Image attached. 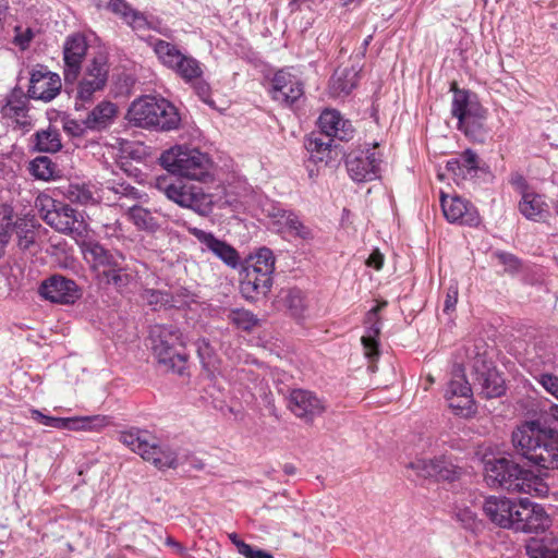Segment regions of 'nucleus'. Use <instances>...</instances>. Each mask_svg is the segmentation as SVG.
Here are the masks:
<instances>
[{"mask_svg":"<svg viewBox=\"0 0 558 558\" xmlns=\"http://www.w3.org/2000/svg\"><path fill=\"white\" fill-rule=\"evenodd\" d=\"M142 299L145 301L148 305L153 306L154 310L157 307H161L169 303V295L166 292H162L160 290H154V289H146L142 293Z\"/></svg>","mask_w":558,"mask_h":558,"instance_id":"obj_50","label":"nucleus"},{"mask_svg":"<svg viewBox=\"0 0 558 558\" xmlns=\"http://www.w3.org/2000/svg\"><path fill=\"white\" fill-rule=\"evenodd\" d=\"M445 398L449 407L457 413H469L473 405V393L465 378L463 368L458 365L451 373V379L445 391Z\"/></svg>","mask_w":558,"mask_h":558,"instance_id":"obj_15","label":"nucleus"},{"mask_svg":"<svg viewBox=\"0 0 558 558\" xmlns=\"http://www.w3.org/2000/svg\"><path fill=\"white\" fill-rule=\"evenodd\" d=\"M87 49V41L81 34H73L65 39L63 45V76L65 84H73L77 81Z\"/></svg>","mask_w":558,"mask_h":558,"instance_id":"obj_14","label":"nucleus"},{"mask_svg":"<svg viewBox=\"0 0 558 558\" xmlns=\"http://www.w3.org/2000/svg\"><path fill=\"white\" fill-rule=\"evenodd\" d=\"M185 82L198 80L203 75L201 63L190 54L183 53L171 69Z\"/></svg>","mask_w":558,"mask_h":558,"instance_id":"obj_39","label":"nucleus"},{"mask_svg":"<svg viewBox=\"0 0 558 558\" xmlns=\"http://www.w3.org/2000/svg\"><path fill=\"white\" fill-rule=\"evenodd\" d=\"M120 207L126 208V216L137 230L154 233L160 228L158 219L149 209L128 203H121Z\"/></svg>","mask_w":558,"mask_h":558,"instance_id":"obj_30","label":"nucleus"},{"mask_svg":"<svg viewBox=\"0 0 558 558\" xmlns=\"http://www.w3.org/2000/svg\"><path fill=\"white\" fill-rule=\"evenodd\" d=\"M511 183L520 192L521 196L523 195L524 191H530L526 180L521 174L513 175Z\"/></svg>","mask_w":558,"mask_h":558,"instance_id":"obj_62","label":"nucleus"},{"mask_svg":"<svg viewBox=\"0 0 558 558\" xmlns=\"http://www.w3.org/2000/svg\"><path fill=\"white\" fill-rule=\"evenodd\" d=\"M486 118L487 110L483 108L478 111L477 117H469L465 121L458 123L457 126L465 136L475 142L483 143L487 134V130L485 129Z\"/></svg>","mask_w":558,"mask_h":558,"instance_id":"obj_37","label":"nucleus"},{"mask_svg":"<svg viewBox=\"0 0 558 558\" xmlns=\"http://www.w3.org/2000/svg\"><path fill=\"white\" fill-rule=\"evenodd\" d=\"M456 518L468 530H474L477 526L476 514L470 508H459L456 511Z\"/></svg>","mask_w":558,"mask_h":558,"instance_id":"obj_54","label":"nucleus"},{"mask_svg":"<svg viewBox=\"0 0 558 558\" xmlns=\"http://www.w3.org/2000/svg\"><path fill=\"white\" fill-rule=\"evenodd\" d=\"M38 294L50 303L62 305H72L82 296L81 289L73 279L58 274L41 281Z\"/></svg>","mask_w":558,"mask_h":558,"instance_id":"obj_11","label":"nucleus"},{"mask_svg":"<svg viewBox=\"0 0 558 558\" xmlns=\"http://www.w3.org/2000/svg\"><path fill=\"white\" fill-rule=\"evenodd\" d=\"M436 460V465H435V471H442L446 469L450 470V474L448 477H436L437 481H454L456 478H458L459 476V469L457 468V465L453 464V462L448 459L447 457L445 456H441V457H438V458H435Z\"/></svg>","mask_w":558,"mask_h":558,"instance_id":"obj_52","label":"nucleus"},{"mask_svg":"<svg viewBox=\"0 0 558 558\" xmlns=\"http://www.w3.org/2000/svg\"><path fill=\"white\" fill-rule=\"evenodd\" d=\"M320 133L332 140L348 141L353 136L352 124L335 109L324 110L318 119Z\"/></svg>","mask_w":558,"mask_h":558,"instance_id":"obj_24","label":"nucleus"},{"mask_svg":"<svg viewBox=\"0 0 558 558\" xmlns=\"http://www.w3.org/2000/svg\"><path fill=\"white\" fill-rule=\"evenodd\" d=\"M381 158L376 146L356 149L347 156L345 166L350 178L355 182H368L377 179L380 172Z\"/></svg>","mask_w":558,"mask_h":558,"instance_id":"obj_10","label":"nucleus"},{"mask_svg":"<svg viewBox=\"0 0 558 558\" xmlns=\"http://www.w3.org/2000/svg\"><path fill=\"white\" fill-rule=\"evenodd\" d=\"M61 78L47 69L34 70L31 75L28 96L33 99L50 101L61 90Z\"/></svg>","mask_w":558,"mask_h":558,"instance_id":"obj_21","label":"nucleus"},{"mask_svg":"<svg viewBox=\"0 0 558 558\" xmlns=\"http://www.w3.org/2000/svg\"><path fill=\"white\" fill-rule=\"evenodd\" d=\"M244 270H253L254 275H256V276H258L260 278H262V276H264V277H272V272H274V269L257 267V266H253L251 264H247L245 266Z\"/></svg>","mask_w":558,"mask_h":558,"instance_id":"obj_63","label":"nucleus"},{"mask_svg":"<svg viewBox=\"0 0 558 558\" xmlns=\"http://www.w3.org/2000/svg\"><path fill=\"white\" fill-rule=\"evenodd\" d=\"M525 548L530 558H555V554L538 539H531Z\"/></svg>","mask_w":558,"mask_h":558,"instance_id":"obj_51","label":"nucleus"},{"mask_svg":"<svg viewBox=\"0 0 558 558\" xmlns=\"http://www.w3.org/2000/svg\"><path fill=\"white\" fill-rule=\"evenodd\" d=\"M150 340L153 354L158 364L167 372L183 375L187 355L178 350L186 344L180 329L173 325H155L150 329Z\"/></svg>","mask_w":558,"mask_h":558,"instance_id":"obj_5","label":"nucleus"},{"mask_svg":"<svg viewBox=\"0 0 558 558\" xmlns=\"http://www.w3.org/2000/svg\"><path fill=\"white\" fill-rule=\"evenodd\" d=\"M159 162L169 173L178 177L204 182L213 178L210 157L197 148L175 145L160 155Z\"/></svg>","mask_w":558,"mask_h":558,"instance_id":"obj_4","label":"nucleus"},{"mask_svg":"<svg viewBox=\"0 0 558 558\" xmlns=\"http://www.w3.org/2000/svg\"><path fill=\"white\" fill-rule=\"evenodd\" d=\"M450 90L453 93L451 114L458 120V123L465 121L469 117H477L478 111L484 108L476 94L459 88L456 82L451 83Z\"/></svg>","mask_w":558,"mask_h":558,"instance_id":"obj_23","label":"nucleus"},{"mask_svg":"<svg viewBox=\"0 0 558 558\" xmlns=\"http://www.w3.org/2000/svg\"><path fill=\"white\" fill-rule=\"evenodd\" d=\"M134 271L131 269L121 275L110 277L109 280L104 281L102 283L107 286H112L118 291H123L134 280Z\"/></svg>","mask_w":558,"mask_h":558,"instance_id":"obj_53","label":"nucleus"},{"mask_svg":"<svg viewBox=\"0 0 558 558\" xmlns=\"http://www.w3.org/2000/svg\"><path fill=\"white\" fill-rule=\"evenodd\" d=\"M86 260L96 272L99 281L104 279L105 274L119 266V263L124 262V255L119 252L107 250L99 243H88L84 248Z\"/></svg>","mask_w":558,"mask_h":558,"instance_id":"obj_22","label":"nucleus"},{"mask_svg":"<svg viewBox=\"0 0 558 558\" xmlns=\"http://www.w3.org/2000/svg\"><path fill=\"white\" fill-rule=\"evenodd\" d=\"M447 169L454 174H458V171L463 169L468 172H475L478 169V156L472 149H466L459 158L449 160L447 162Z\"/></svg>","mask_w":558,"mask_h":558,"instance_id":"obj_43","label":"nucleus"},{"mask_svg":"<svg viewBox=\"0 0 558 558\" xmlns=\"http://www.w3.org/2000/svg\"><path fill=\"white\" fill-rule=\"evenodd\" d=\"M109 76L107 56L99 53L86 65L82 78L78 81L75 96V109L80 110L84 104L90 102L94 95L105 88Z\"/></svg>","mask_w":558,"mask_h":558,"instance_id":"obj_8","label":"nucleus"},{"mask_svg":"<svg viewBox=\"0 0 558 558\" xmlns=\"http://www.w3.org/2000/svg\"><path fill=\"white\" fill-rule=\"evenodd\" d=\"M274 230L279 233H287L302 240H312L313 231L303 223L300 217L292 210L274 207L269 213Z\"/></svg>","mask_w":558,"mask_h":558,"instance_id":"obj_19","label":"nucleus"},{"mask_svg":"<svg viewBox=\"0 0 558 558\" xmlns=\"http://www.w3.org/2000/svg\"><path fill=\"white\" fill-rule=\"evenodd\" d=\"M194 89L198 97L207 105L214 106V100L210 98V86L205 81H196Z\"/></svg>","mask_w":558,"mask_h":558,"instance_id":"obj_58","label":"nucleus"},{"mask_svg":"<svg viewBox=\"0 0 558 558\" xmlns=\"http://www.w3.org/2000/svg\"><path fill=\"white\" fill-rule=\"evenodd\" d=\"M458 295H459L458 284H457V282H452L447 288L444 312L450 313V312L454 311L456 305L458 303Z\"/></svg>","mask_w":558,"mask_h":558,"instance_id":"obj_56","label":"nucleus"},{"mask_svg":"<svg viewBox=\"0 0 558 558\" xmlns=\"http://www.w3.org/2000/svg\"><path fill=\"white\" fill-rule=\"evenodd\" d=\"M189 232L197 239L202 244V251H208L218 259H220L226 266L235 269L240 266L241 257L238 251L227 243L215 236L214 233L204 231L196 227L189 228Z\"/></svg>","mask_w":558,"mask_h":558,"instance_id":"obj_16","label":"nucleus"},{"mask_svg":"<svg viewBox=\"0 0 558 558\" xmlns=\"http://www.w3.org/2000/svg\"><path fill=\"white\" fill-rule=\"evenodd\" d=\"M35 242V233L32 230H21L17 232V245L21 250H27Z\"/></svg>","mask_w":558,"mask_h":558,"instance_id":"obj_59","label":"nucleus"},{"mask_svg":"<svg viewBox=\"0 0 558 558\" xmlns=\"http://www.w3.org/2000/svg\"><path fill=\"white\" fill-rule=\"evenodd\" d=\"M436 460L434 459H416L409 463V468L412 469L417 476L423 478H435L436 477H448L450 470L446 469L442 471H435Z\"/></svg>","mask_w":558,"mask_h":558,"instance_id":"obj_41","label":"nucleus"},{"mask_svg":"<svg viewBox=\"0 0 558 558\" xmlns=\"http://www.w3.org/2000/svg\"><path fill=\"white\" fill-rule=\"evenodd\" d=\"M518 208L522 216L535 222L544 221L549 215V206L545 197L533 191H524Z\"/></svg>","mask_w":558,"mask_h":558,"instance_id":"obj_27","label":"nucleus"},{"mask_svg":"<svg viewBox=\"0 0 558 558\" xmlns=\"http://www.w3.org/2000/svg\"><path fill=\"white\" fill-rule=\"evenodd\" d=\"M106 189L116 195V201L119 206L121 203H126L125 201L136 202L142 197L137 189L129 183L117 180H108L106 182Z\"/></svg>","mask_w":558,"mask_h":558,"instance_id":"obj_42","label":"nucleus"},{"mask_svg":"<svg viewBox=\"0 0 558 558\" xmlns=\"http://www.w3.org/2000/svg\"><path fill=\"white\" fill-rule=\"evenodd\" d=\"M495 256L498 258L499 263L505 265L510 271L518 270L520 267L519 259L510 253L496 252Z\"/></svg>","mask_w":558,"mask_h":558,"instance_id":"obj_57","label":"nucleus"},{"mask_svg":"<svg viewBox=\"0 0 558 558\" xmlns=\"http://www.w3.org/2000/svg\"><path fill=\"white\" fill-rule=\"evenodd\" d=\"M441 208L445 218L451 223L477 226L481 221L476 207L460 196L441 195Z\"/></svg>","mask_w":558,"mask_h":558,"instance_id":"obj_17","label":"nucleus"},{"mask_svg":"<svg viewBox=\"0 0 558 558\" xmlns=\"http://www.w3.org/2000/svg\"><path fill=\"white\" fill-rule=\"evenodd\" d=\"M108 10L120 15L121 19L134 31L140 32L150 28V24L146 16L142 12L133 9L124 0H112Z\"/></svg>","mask_w":558,"mask_h":558,"instance_id":"obj_31","label":"nucleus"},{"mask_svg":"<svg viewBox=\"0 0 558 558\" xmlns=\"http://www.w3.org/2000/svg\"><path fill=\"white\" fill-rule=\"evenodd\" d=\"M27 105V99L21 93L13 90L3 101H0V114L14 129L28 131L32 128V119Z\"/></svg>","mask_w":558,"mask_h":558,"instance_id":"obj_18","label":"nucleus"},{"mask_svg":"<svg viewBox=\"0 0 558 558\" xmlns=\"http://www.w3.org/2000/svg\"><path fill=\"white\" fill-rule=\"evenodd\" d=\"M359 71L355 68L337 69L330 80V90L333 95H348L356 86Z\"/></svg>","mask_w":558,"mask_h":558,"instance_id":"obj_34","label":"nucleus"},{"mask_svg":"<svg viewBox=\"0 0 558 558\" xmlns=\"http://www.w3.org/2000/svg\"><path fill=\"white\" fill-rule=\"evenodd\" d=\"M156 110H158L156 97H142L131 104L126 119L135 126L155 129V122L158 121Z\"/></svg>","mask_w":558,"mask_h":558,"instance_id":"obj_26","label":"nucleus"},{"mask_svg":"<svg viewBox=\"0 0 558 558\" xmlns=\"http://www.w3.org/2000/svg\"><path fill=\"white\" fill-rule=\"evenodd\" d=\"M304 93L299 77L287 70H279L272 78V99L286 106H292Z\"/></svg>","mask_w":558,"mask_h":558,"instance_id":"obj_20","label":"nucleus"},{"mask_svg":"<svg viewBox=\"0 0 558 558\" xmlns=\"http://www.w3.org/2000/svg\"><path fill=\"white\" fill-rule=\"evenodd\" d=\"M379 310L380 306H376L368 312L367 317L372 325L366 329L365 335L361 339L365 356L369 360H374L379 355L378 337L380 333V322L377 317V311Z\"/></svg>","mask_w":558,"mask_h":558,"instance_id":"obj_33","label":"nucleus"},{"mask_svg":"<svg viewBox=\"0 0 558 558\" xmlns=\"http://www.w3.org/2000/svg\"><path fill=\"white\" fill-rule=\"evenodd\" d=\"M158 110H156L157 122L155 129L159 131H171L179 128L181 118L177 108L165 98H157Z\"/></svg>","mask_w":558,"mask_h":558,"instance_id":"obj_35","label":"nucleus"},{"mask_svg":"<svg viewBox=\"0 0 558 558\" xmlns=\"http://www.w3.org/2000/svg\"><path fill=\"white\" fill-rule=\"evenodd\" d=\"M36 207H39L45 222L57 231L72 233L77 230V211L69 205L57 202L49 196H40L36 201Z\"/></svg>","mask_w":558,"mask_h":558,"instance_id":"obj_9","label":"nucleus"},{"mask_svg":"<svg viewBox=\"0 0 558 558\" xmlns=\"http://www.w3.org/2000/svg\"><path fill=\"white\" fill-rule=\"evenodd\" d=\"M60 134L57 129L38 131L35 134V148L43 153H57L61 149Z\"/></svg>","mask_w":558,"mask_h":558,"instance_id":"obj_40","label":"nucleus"},{"mask_svg":"<svg viewBox=\"0 0 558 558\" xmlns=\"http://www.w3.org/2000/svg\"><path fill=\"white\" fill-rule=\"evenodd\" d=\"M272 286V277H258L253 270H244L240 281V291L247 301H256L265 296Z\"/></svg>","mask_w":558,"mask_h":558,"instance_id":"obj_28","label":"nucleus"},{"mask_svg":"<svg viewBox=\"0 0 558 558\" xmlns=\"http://www.w3.org/2000/svg\"><path fill=\"white\" fill-rule=\"evenodd\" d=\"M286 307L289 310L292 316H302L305 310L304 296L301 290L290 289L283 296Z\"/></svg>","mask_w":558,"mask_h":558,"instance_id":"obj_47","label":"nucleus"},{"mask_svg":"<svg viewBox=\"0 0 558 558\" xmlns=\"http://www.w3.org/2000/svg\"><path fill=\"white\" fill-rule=\"evenodd\" d=\"M474 365L475 369V385L481 389L480 393L487 399L497 398L505 392V380L497 372L496 368L490 367L485 362L482 366Z\"/></svg>","mask_w":558,"mask_h":558,"instance_id":"obj_25","label":"nucleus"},{"mask_svg":"<svg viewBox=\"0 0 558 558\" xmlns=\"http://www.w3.org/2000/svg\"><path fill=\"white\" fill-rule=\"evenodd\" d=\"M333 140L326 137L324 134L312 133L306 142L305 148L310 154V158L314 162H327L331 159Z\"/></svg>","mask_w":558,"mask_h":558,"instance_id":"obj_32","label":"nucleus"},{"mask_svg":"<svg viewBox=\"0 0 558 558\" xmlns=\"http://www.w3.org/2000/svg\"><path fill=\"white\" fill-rule=\"evenodd\" d=\"M33 33L31 29H27L26 33L22 36H16V41L20 46L25 47L32 39Z\"/></svg>","mask_w":558,"mask_h":558,"instance_id":"obj_64","label":"nucleus"},{"mask_svg":"<svg viewBox=\"0 0 558 558\" xmlns=\"http://www.w3.org/2000/svg\"><path fill=\"white\" fill-rule=\"evenodd\" d=\"M31 416L45 426L69 430H100L110 424V418L105 415L54 417L33 409L31 410Z\"/></svg>","mask_w":558,"mask_h":558,"instance_id":"obj_12","label":"nucleus"},{"mask_svg":"<svg viewBox=\"0 0 558 558\" xmlns=\"http://www.w3.org/2000/svg\"><path fill=\"white\" fill-rule=\"evenodd\" d=\"M228 319L236 328L244 331H251L259 323V319L251 311L244 308L231 310L228 314Z\"/></svg>","mask_w":558,"mask_h":558,"instance_id":"obj_44","label":"nucleus"},{"mask_svg":"<svg viewBox=\"0 0 558 558\" xmlns=\"http://www.w3.org/2000/svg\"><path fill=\"white\" fill-rule=\"evenodd\" d=\"M515 451L544 469H558V433L537 421L524 422L512 432Z\"/></svg>","mask_w":558,"mask_h":558,"instance_id":"obj_2","label":"nucleus"},{"mask_svg":"<svg viewBox=\"0 0 558 558\" xmlns=\"http://www.w3.org/2000/svg\"><path fill=\"white\" fill-rule=\"evenodd\" d=\"M155 186L168 199L199 215L206 216L213 209V195L205 193L198 185L184 183L179 180L171 182L167 177H159L156 179Z\"/></svg>","mask_w":558,"mask_h":558,"instance_id":"obj_7","label":"nucleus"},{"mask_svg":"<svg viewBox=\"0 0 558 558\" xmlns=\"http://www.w3.org/2000/svg\"><path fill=\"white\" fill-rule=\"evenodd\" d=\"M537 380L547 392H549L556 399H558L557 376L551 374H541ZM550 415L558 422V404H553L550 407Z\"/></svg>","mask_w":558,"mask_h":558,"instance_id":"obj_48","label":"nucleus"},{"mask_svg":"<svg viewBox=\"0 0 558 558\" xmlns=\"http://www.w3.org/2000/svg\"><path fill=\"white\" fill-rule=\"evenodd\" d=\"M149 45L158 60L170 70L174 64H177L178 59L183 54L175 45L162 39L150 38Z\"/></svg>","mask_w":558,"mask_h":558,"instance_id":"obj_38","label":"nucleus"},{"mask_svg":"<svg viewBox=\"0 0 558 558\" xmlns=\"http://www.w3.org/2000/svg\"><path fill=\"white\" fill-rule=\"evenodd\" d=\"M63 195L71 203L80 205H87L94 201V194L86 184L71 183L64 189Z\"/></svg>","mask_w":558,"mask_h":558,"instance_id":"obj_45","label":"nucleus"},{"mask_svg":"<svg viewBox=\"0 0 558 558\" xmlns=\"http://www.w3.org/2000/svg\"><path fill=\"white\" fill-rule=\"evenodd\" d=\"M289 410L305 423H312L327 409L324 399L305 389H293L288 397Z\"/></svg>","mask_w":558,"mask_h":558,"instance_id":"obj_13","label":"nucleus"},{"mask_svg":"<svg viewBox=\"0 0 558 558\" xmlns=\"http://www.w3.org/2000/svg\"><path fill=\"white\" fill-rule=\"evenodd\" d=\"M128 270H131V267L130 265L126 263V259L124 258V262L123 263H119V266L118 267H114L112 268L109 274H105V277L104 279H101L100 282H104V281H107L110 279V277H113V276H117V275H121Z\"/></svg>","mask_w":558,"mask_h":558,"instance_id":"obj_61","label":"nucleus"},{"mask_svg":"<svg viewBox=\"0 0 558 558\" xmlns=\"http://www.w3.org/2000/svg\"><path fill=\"white\" fill-rule=\"evenodd\" d=\"M485 480L489 486L509 493L536 496H545L548 493V486L539 477L507 458L487 461L485 463Z\"/></svg>","mask_w":558,"mask_h":558,"instance_id":"obj_3","label":"nucleus"},{"mask_svg":"<svg viewBox=\"0 0 558 558\" xmlns=\"http://www.w3.org/2000/svg\"><path fill=\"white\" fill-rule=\"evenodd\" d=\"M29 171L36 179L49 181L54 178L56 165L48 157H37L29 163Z\"/></svg>","mask_w":558,"mask_h":558,"instance_id":"obj_46","label":"nucleus"},{"mask_svg":"<svg viewBox=\"0 0 558 558\" xmlns=\"http://www.w3.org/2000/svg\"><path fill=\"white\" fill-rule=\"evenodd\" d=\"M239 554L244 556L245 558H274L272 555L263 549L254 548L246 543H241L239 545Z\"/></svg>","mask_w":558,"mask_h":558,"instance_id":"obj_55","label":"nucleus"},{"mask_svg":"<svg viewBox=\"0 0 558 558\" xmlns=\"http://www.w3.org/2000/svg\"><path fill=\"white\" fill-rule=\"evenodd\" d=\"M253 266L270 268L275 270V256L270 248L262 247L254 256L251 257L250 263Z\"/></svg>","mask_w":558,"mask_h":558,"instance_id":"obj_49","label":"nucleus"},{"mask_svg":"<svg viewBox=\"0 0 558 558\" xmlns=\"http://www.w3.org/2000/svg\"><path fill=\"white\" fill-rule=\"evenodd\" d=\"M120 441L159 470L174 469L178 465L177 452L167 445L157 444L156 439L146 430L122 432Z\"/></svg>","mask_w":558,"mask_h":558,"instance_id":"obj_6","label":"nucleus"},{"mask_svg":"<svg viewBox=\"0 0 558 558\" xmlns=\"http://www.w3.org/2000/svg\"><path fill=\"white\" fill-rule=\"evenodd\" d=\"M117 112L118 109L113 102L104 100L87 113L86 118L82 120V123L85 129L101 131L113 123Z\"/></svg>","mask_w":558,"mask_h":558,"instance_id":"obj_29","label":"nucleus"},{"mask_svg":"<svg viewBox=\"0 0 558 558\" xmlns=\"http://www.w3.org/2000/svg\"><path fill=\"white\" fill-rule=\"evenodd\" d=\"M196 352L201 361L203 369L209 377H214L220 373V359L216 353V350L206 338H201L196 341Z\"/></svg>","mask_w":558,"mask_h":558,"instance_id":"obj_36","label":"nucleus"},{"mask_svg":"<svg viewBox=\"0 0 558 558\" xmlns=\"http://www.w3.org/2000/svg\"><path fill=\"white\" fill-rule=\"evenodd\" d=\"M366 265L376 270H380L384 265V255L379 252V250H374L368 258L366 259Z\"/></svg>","mask_w":558,"mask_h":558,"instance_id":"obj_60","label":"nucleus"},{"mask_svg":"<svg viewBox=\"0 0 558 558\" xmlns=\"http://www.w3.org/2000/svg\"><path fill=\"white\" fill-rule=\"evenodd\" d=\"M483 510L493 523L517 532H543L550 522L543 507L529 498L489 496L484 501Z\"/></svg>","mask_w":558,"mask_h":558,"instance_id":"obj_1","label":"nucleus"}]
</instances>
